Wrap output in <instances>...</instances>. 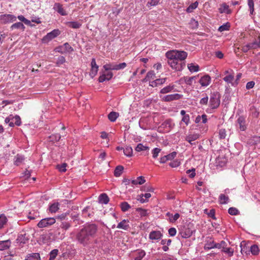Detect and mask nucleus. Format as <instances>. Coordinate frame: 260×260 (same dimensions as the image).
Listing matches in <instances>:
<instances>
[{
    "label": "nucleus",
    "instance_id": "nucleus-1",
    "mask_svg": "<svg viewBox=\"0 0 260 260\" xmlns=\"http://www.w3.org/2000/svg\"><path fill=\"white\" fill-rule=\"evenodd\" d=\"M98 232V226L94 223L86 224L76 235V240L81 244L86 246L90 244Z\"/></svg>",
    "mask_w": 260,
    "mask_h": 260
},
{
    "label": "nucleus",
    "instance_id": "nucleus-2",
    "mask_svg": "<svg viewBox=\"0 0 260 260\" xmlns=\"http://www.w3.org/2000/svg\"><path fill=\"white\" fill-rule=\"evenodd\" d=\"M166 56L170 67L173 70L178 71L182 70L183 68L182 63L179 62V61H182L186 59L187 53L183 51L173 50L167 51Z\"/></svg>",
    "mask_w": 260,
    "mask_h": 260
},
{
    "label": "nucleus",
    "instance_id": "nucleus-3",
    "mask_svg": "<svg viewBox=\"0 0 260 260\" xmlns=\"http://www.w3.org/2000/svg\"><path fill=\"white\" fill-rule=\"evenodd\" d=\"M220 94L217 92H212L210 95L209 107L212 109H217L220 104Z\"/></svg>",
    "mask_w": 260,
    "mask_h": 260
},
{
    "label": "nucleus",
    "instance_id": "nucleus-4",
    "mask_svg": "<svg viewBox=\"0 0 260 260\" xmlns=\"http://www.w3.org/2000/svg\"><path fill=\"white\" fill-rule=\"evenodd\" d=\"M55 222L54 218H45L41 220L37 224V226L39 228H47L54 224Z\"/></svg>",
    "mask_w": 260,
    "mask_h": 260
},
{
    "label": "nucleus",
    "instance_id": "nucleus-5",
    "mask_svg": "<svg viewBox=\"0 0 260 260\" xmlns=\"http://www.w3.org/2000/svg\"><path fill=\"white\" fill-rule=\"evenodd\" d=\"M17 17L12 14L0 15V21L2 24L11 23L16 20Z\"/></svg>",
    "mask_w": 260,
    "mask_h": 260
},
{
    "label": "nucleus",
    "instance_id": "nucleus-6",
    "mask_svg": "<svg viewBox=\"0 0 260 260\" xmlns=\"http://www.w3.org/2000/svg\"><path fill=\"white\" fill-rule=\"evenodd\" d=\"M237 126L242 131H244L247 128L246 117L243 116H239L237 120Z\"/></svg>",
    "mask_w": 260,
    "mask_h": 260
},
{
    "label": "nucleus",
    "instance_id": "nucleus-7",
    "mask_svg": "<svg viewBox=\"0 0 260 260\" xmlns=\"http://www.w3.org/2000/svg\"><path fill=\"white\" fill-rule=\"evenodd\" d=\"M60 34V31L58 29H54L50 32L48 33L43 39L45 42H48L55 38Z\"/></svg>",
    "mask_w": 260,
    "mask_h": 260
},
{
    "label": "nucleus",
    "instance_id": "nucleus-8",
    "mask_svg": "<svg viewBox=\"0 0 260 260\" xmlns=\"http://www.w3.org/2000/svg\"><path fill=\"white\" fill-rule=\"evenodd\" d=\"M193 231L188 228H184L179 233V235L183 238H188L191 236Z\"/></svg>",
    "mask_w": 260,
    "mask_h": 260
},
{
    "label": "nucleus",
    "instance_id": "nucleus-9",
    "mask_svg": "<svg viewBox=\"0 0 260 260\" xmlns=\"http://www.w3.org/2000/svg\"><path fill=\"white\" fill-rule=\"evenodd\" d=\"M162 234L159 231H153L150 233L149 238L151 240L158 241L161 239Z\"/></svg>",
    "mask_w": 260,
    "mask_h": 260
},
{
    "label": "nucleus",
    "instance_id": "nucleus-10",
    "mask_svg": "<svg viewBox=\"0 0 260 260\" xmlns=\"http://www.w3.org/2000/svg\"><path fill=\"white\" fill-rule=\"evenodd\" d=\"M113 73L111 72H104L99 78V82H103L105 81L110 80L113 77Z\"/></svg>",
    "mask_w": 260,
    "mask_h": 260
},
{
    "label": "nucleus",
    "instance_id": "nucleus-11",
    "mask_svg": "<svg viewBox=\"0 0 260 260\" xmlns=\"http://www.w3.org/2000/svg\"><path fill=\"white\" fill-rule=\"evenodd\" d=\"M211 82V78L208 75L203 76L200 79L199 83L202 86H207Z\"/></svg>",
    "mask_w": 260,
    "mask_h": 260
},
{
    "label": "nucleus",
    "instance_id": "nucleus-12",
    "mask_svg": "<svg viewBox=\"0 0 260 260\" xmlns=\"http://www.w3.org/2000/svg\"><path fill=\"white\" fill-rule=\"evenodd\" d=\"M181 98V95L178 93L169 94L163 98V100L166 102H170L174 100H178Z\"/></svg>",
    "mask_w": 260,
    "mask_h": 260
},
{
    "label": "nucleus",
    "instance_id": "nucleus-13",
    "mask_svg": "<svg viewBox=\"0 0 260 260\" xmlns=\"http://www.w3.org/2000/svg\"><path fill=\"white\" fill-rule=\"evenodd\" d=\"M117 228L124 230H128L129 229V220L127 219H123L120 222Z\"/></svg>",
    "mask_w": 260,
    "mask_h": 260
},
{
    "label": "nucleus",
    "instance_id": "nucleus-14",
    "mask_svg": "<svg viewBox=\"0 0 260 260\" xmlns=\"http://www.w3.org/2000/svg\"><path fill=\"white\" fill-rule=\"evenodd\" d=\"M200 136V134L197 133L189 134L185 137V140L189 143H191V142H193L198 139Z\"/></svg>",
    "mask_w": 260,
    "mask_h": 260
},
{
    "label": "nucleus",
    "instance_id": "nucleus-15",
    "mask_svg": "<svg viewBox=\"0 0 260 260\" xmlns=\"http://www.w3.org/2000/svg\"><path fill=\"white\" fill-rule=\"evenodd\" d=\"M252 49H255L260 48V37L255 38L251 43H249Z\"/></svg>",
    "mask_w": 260,
    "mask_h": 260
},
{
    "label": "nucleus",
    "instance_id": "nucleus-16",
    "mask_svg": "<svg viewBox=\"0 0 260 260\" xmlns=\"http://www.w3.org/2000/svg\"><path fill=\"white\" fill-rule=\"evenodd\" d=\"M223 80L227 83L231 84V86H232V83L234 82V73L232 72V73L229 74L225 76Z\"/></svg>",
    "mask_w": 260,
    "mask_h": 260
},
{
    "label": "nucleus",
    "instance_id": "nucleus-17",
    "mask_svg": "<svg viewBox=\"0 0 260 260\" xmlns=\"http://www.w3.org/2000/svg\"><path fill=\"white\" fill-rule=\"evenodd\" d=\"M54 8L58 13L62 16H66L67 15L66 11L64 10L62 6L59 3H55L54 5Z\"/></svg>",
    "mask_w": 260,
    "mask_h": 260
},
{
    "label": "nucleus",
    "instance_id": "nucleus-18",
    "mask_svg": "<svg viewBox=\"0 0 260 260\" xmlns=\"http://www.w3.org/2000/svg\"><path fill=\"white\" fill-rule=\"evenodd\" d=\"M11 242L10 240L0 241V250L8 249L11 246Z\"/></svg>",
    "mask_w": 260,
    "mask_h": 260
},
{
    "label": "nucleus",
    "instance_id": "nucleus-19",
    "mask_svg": "<svg viewBox=\"0 0 260 260\" xmlns=\"http://www.w3.org/2000/svg\"><path fill=\"white\" fill-rule=\"evenodd\" d=\"M166 216L169 218L170 222H175L180 217L179 213H176L174 215H173V214L170 212H167Z\"/></svg>",
    "mask_w": 260,
    "mask_h": 260
},
{
    "label": "nucleus",
    "instance_id": "nucleus-20",
    "mask_svg": "<svg viewBox=\"0 0 260 260\" xmlns=\"http://www.w3.org/2000/svg\"><path fill=\"white\" fill-rule=\"evenodd\" d=\"M25 28V27L24 26V24L22 22H16L14 24H13L10 26V29L11 30H13L15 29H21L22 31H24Z\"/></svg>",
    "mask_w": 260,
    "mask_h": 260
},
{
    "label": "nucleus",
    "instance_id": "nucleus-21",
    "mask_svg": "<svg viewBox=\"0 0 260 260\" xmlns=\"http://www.w3.org/2000/svg\"><path fill=\"white\" fill-rule=\"evenodd\" d=\"M68 27L74 29H77L81 27L82 24L79 21H70L67 23Z\"/></svg>",
    "mask_w": 260,
    "mask_h": 260
},
{
    "label": "nucleus",
    "instance_id": "nucleus-22",
    "mask_svg": "<svg viewBox=\"0 0 260 260\" xmlns=\"http://www.w3.org/2000/svg\"><path fill=\"white\" fill-rule=\"evenodd\" d=\"M146 253L143 250H138L135 253V260H141L145 255Z\"/></svg>",
    "mask_w": 260,
    "mask_h": 260
},
{
    "label": "nucleus",
    "instance_id": "nucleus-23",
    "mask_svg": "<svg viewBox=\"0 0 260 260\" xmlns=\"http://www.w3.org/2000/svg\"><path fill=\"white\" fill-rule=\"evenodd\" d=\"M40 256L38 253L29 254L26 257L25 260H40Z\"/></svg>",
    "mask_w": 260,
    "mask_h": 260
},
{
    "label": "nucleus",
    "instance_id": "nucleus-24",
    "mask_svg": "<svg viewBox=\"0 0 260 260\" xmlns=\"http://www.w3.org/2000/svg\"><path fill=\"white\" fill-rule=\"evenodd\" d=\"M59 209V204L58 203H54L51 204L49 208V211L50 212L56 213Z\"/></svg>",
    "mask_w": 260,
    "mask_h": 260
},
{
    "label": "nucleus",
    "instance_id": "nucleus-25",
    "mask_svg": "<svg viewBox=\"0 0 260 260\" xmlns=\"http://www.w3.org/2000/svg\"><path fill=\"white\" fill-rule=\"evenodd\" d=\"M215 242L212 239H209L207 241L204 245L205 250H209L212 248H214Z\"/></svg>",
    "mask_w": 260,
    "mask_h": 260
},
{
    "label": "nucleus",
    "instance_id": "nucleus-26",
    "mask_svg": "<svg viewBox=\"0 0 260 260\" xmlns=\"http://www.w3.org/2000/svg\"><path fill=\"white\" fill-rule=\"evenodd\" d=\"M99 200L101 203L106 204L109 202V199L107 194L102 193L99 196Z\"/></svg>",
    "mask_w": 260,
    "mask_h": 260
},
{
    "label": "nucleus",
    "instance_id": "nucleus-27",
    "mask_svg": "<svg viewBox=\"0 0 260 260\" xmlns=\"http://www.w3.org/2000/svg\"><path fill=\"white\" fill-rule=\"evenodd\" d=\"M145 179L144 177L140 176L138 177L136 179L133 180L132 181V183L134 185L137 184H143L145 182Z\"/></svg>",
    "mask_w": 260,
    "mask_h": 260
},
{
    "label": "nucleus",
    "instance_id": "nucleus-28",
    "mask_svg": "<svg viewBox=\"0 0 260 260\" xmlns=\"http://www.w3.org/2000/svg\"><path fill=\"white\" fill-rule=\"evenodd\" d=\"M24 160V158L23 156L20 155L19 154H17L16 156H15V160L14 161V163L16 166H19L22 164Z\"/></svg>",
    "mask_w": 260,
    "mask_h": 260
},
{
    "label": "nucleus",
    "instance_id": "nucleus-29",
    "mask_svg": "<svg viewBox=\"0 0 260 260\" xmlns=\"http://www.w3.org/2000/svg\"><path fill=\"white\" fill-rule=\"evenodd\" d=\"M188 69L191 72H197L199 71V66L194 63H189L188 64Z\"/></svg>",
    "mask_w": 260,
    "mask_h": 260
},
{
    "label": "nucleus",
    "instance_id": "nucleus-30",
    "mask_svg": "<svg viewBox=\"0 0 260 260\" xmlns=\"http://www.w3.org/2000/svg\"><path fill=\"white\" fill-rule=\"evenodd\" d=\"M221 251L225 253L228 256L231 257L234 255V250L230 247H226L225 246Z\"/></svg>",
    "mask_w": 260,
    "mask_h": 260
},
{
    "label": "nucleus",
    "instance_id": "nucleus-31",
    "mask_svg": "<svg viewBox=\"0 0 260 260\" xmlns=\"http://www.w3.org/2000/svg\"><path fill=\"white\" fill-rule=\"evenodd\" d=\"M155 78V74L153 71H149L144 81H150V80H154Z\"/></svg>",
    "mask_w": 260,
    "mask_h": 260
},
{
    "label": "nucleus",
    "instance_id": "nucleus-32",
    "mask_svg": "<svg viewBox=\"0 0 260 260\" xmlns=\"http://www.w3.org/2000/svg\"><path fill=\"white\" fill-rule=\"evenodd\" d=\"M198 5L199 3L197 1L193 3H192L186 9V12L187 13H191L193 12V11L198 7Z\"/></svg>",
    "mask_w": 260,
    "mask_h": 260
},
{
    "label": "nucleus",
    "instance_id": "nucleus-33",
    "mask_svg": "<svg viewBox=\"0 0 260 260\" xmlns=\"http://www.w3.org/2000/svg\"><path fill=\"white\" fill-rule=\"evenodd\" d=\"M133 149L130 146H126L123 149V153L126 156L131 157L133 155Z\"/></svg>",
    "mask_w": 260,
    "mask_h": 260
},
{
    "label": "nucleus",
    "instance_id": "nucleus-34",
    "mask_svg": "<svg viewBox=\"0 0 260 260\" xmlns=\"http://www.w3.org/2000/svg\"><path fill=\"white\" fill-rule=\"evenodd\" d=\"M119 114L115 112H111L108 115L109 119L112 121H115L118 117Z\"/></svg>",
    "mask_w": 260,
    "mask_h": 260
},
{
    "label": "nucleus",
    "instance_id": "nucleus-35",
    "mask_svg": "<svg viewBox=\"0 0 260 260\" xmlns=\"http://www.w3.org/2000/svg\"><path fill=\"white\" fill-rule=\"evenodd\" d=\"M229 197L224 194H221L219 197V201L221 204H225L228 202Z\"/></svg>",
    "mask_w": 260,
    "mask_h": 260
},
{
    "label": "nucleus",
    "instance_id": "nucleus-36",
    "mask_svg": "<svg viewBox=\"0 0 260 260\" xmlns=\"http://www.w3.org/2000/svg\"><path fill=\"white\" fill-rule=\"evenodd\" d=\"M149 149V147L144 146L142 144L139 143L135 148V150L138 152H140L141 151L148 150Z\"/></svg>",
    "mask_w": 260,
    "mask_h": 260
},
{
    "label": "nucleus",
    "instance_id": "nucleus-37",
    "mask_svg": "<svg viewBox=\"0 0 260 260\" xmlns=\"http://www.w3.org/2000/svg\"><path fill=\"white\" fill-rule=\"evenodd\" d=\"M123 170V167L122 166H118L115 169L114 175L116 177L120 176L122 173Z\"/></svg>",
    "mask_w": 260,
    "mask_h": 260
},
{
    "label": "nucleus",
    "instance_id": "nucleus-38",
    "mask_svg": "<svg viewBox=\"0 0 260 260\" xmlns=\"http://www.w3.org/2000/svg\"><path fill=\"white\" fill-rule=\"evenodd\" d=\"M250 15H252L254 11V4L253 0H247Z\"/></svg>",
    "mask_w": 260,
    "mask_h": 260
},
{
    "label": "nucleus",
    "instance_id": "nucleus-39",
    "mask_svg": "<svg viewBox=\"0 0 260 260\" xmlns=\"http://www.w3.org/2000/svg\"><path fill=\"white\" fill-rule=\"evenodd\" d=\"M174 88V85H169L161 89L160 92L162 94H165L171 92Z\"/></svg>",
    "mask_w": 260,
    "mask_h": 260
},
{
    "label": "nucleus",
    "instance_id": "nucleus-40",
    "mask_svg": "<svg viewBox=\"0 0 260 260\" xmlns=\"http://www.w3.org/2000/svg\"><path fill=\"white\" fill-rule=\"evenodd\" d=\"M250 251L253 255H257L259 252V250L256 245H253L250 247Z\"/></svg>",
    "mask_w": 260,
    "mask_h": 260
},
{
    "label": "nucleus",
    "instance_id": "nucleus-41",
    "mask_svg": "<svg viewBox=\"0 0 260 260\" xmlns=\"http://www.w3.org/2000/svg\"><path fill=\"white\" fill-rule=\"evenodd\" d=\"M227 246L226 243L224 241H221L220 243H215L214 248L223 249L225 246Z\"/></svg>",
    "mask_w": 260,
    "mask_h": 260
},
{
    "label": "nucleus",
    "instance_id": "nucleus-42",
    "mask_svg": "<svg viewBox=\"0 0 260 260\" xmlns=\"http://www.w3.org/2000/svg\"><path fill=\"white\" fill-rule=\"evenodd\" d=\"M66 62V58L63 56H60L58 57L57 60L56 62V66L59 67L61 64H63Z\"/></svg>",
    "mask_w": 260,
    "mask_h": 260
},
{
    "label": "nucleus",
    "instance_id": "nucleus-43",
    "mask_svg": "<svg viewBox=\"0 0 260 260\" xmlns=\"http://www.w3.org/2000/svg\"><path fill=\"white\" fill-rule=\"evenodd\" d=\"M120 207L121 210L123 212L127 211L131 208L130 205L126 202L121 203Z\"/></svg>",
    "mask_w": 260,
    "mask_h": 260
},
{
    "label": "nucleus",
    "instance_id": "nucleus-44",
    "mask_svg": "<svg viewBox=\"0 0 260 260\" xmlns=\"http://www.w3.org/2000/svg\"><path fill=\"white\" fill-rule=\"evenodd\" d=\"M136 211L139 213L141 217H145L148 215L147 210L141 208H137Z\"/></svg>",
    "mask_w": 260,
    "mask_h": 260
},
{
    "label": "nucleus",
    "instance_id": "nucleus-45",
    "mask_svg": "<svg viewBox=\"0 0 260 260\" xmlns=\"http://www.w3.org/2000/svg\"><path fill=\"white\" fill-rule=\"evenodd\" d=\"M58 250L56 249L52 250L49 254V260H54L58 254Z\"/></svg>",
    "mask_w": 260,
    "mask_h": 260
},
{
    "label": "nucleus",
    "instance_id": "nucleus-46",
    "mask_svg": "<svg viewBox=\"0 0 260 260\" xmlns=\"http://www.w3.org/2000/svg\"><path fill=\"white\" fill-rule=\"evenodd\" d=\"M17 18L20 21L23 22L25 24L27 25H30V21L26 19L23 15H19Z\"/></svg>",
    "mask_w": 260,
    "mask_h": 260
},
{
    "label": "nucleus",
    "instance_id": "nucleus-47",
    "mask_svg": "<svg viewBox=\"0 0 260 260\" xmlns=\"http://www.w3.org/2000/svg\"><path fill=\"white\" fill-rule=\"evenodd\" d=\"M61 138V135L59 134L52 135L50 136V139L51 141L57 142Z\"/></svg>",
    "mask_w": 260,
    "mask_h": 260
},
{
    "label": "nucleus",
    "instance_id": "nucleus-48",
    "mask_svg": "<svg viewBox=\"0 0 260 260\" xmlns=\"http://www.w3.org/2000/svg\"><path fill=\"white\" fill-rule=\"evenodd\" d=\"M7 221V217L3 215H0V229H2Z\"/></svg>",
    "mask_w": 260,
    "mask_h": 260
},
{
    "label": "nucleus",
    "instance_id": "nucleus-49",
    "mask_svg": "<svg viewBox=\"0 0 260 260\" xmlns=\"http://www.w3.org/2000/svg\"><path fill=\"white\" fill-rule=\"evenodd\" d=\"M63 46L64 47L65 53L66 52H71L74 51L73 48L68 43H64Z\"/></svg>",
    "mask_w": 260,
    "mask_h": 260
},
{
    "label": "nucleus",
    "instance_id": "nucleus-50",
    "mask_svg": "<svg viewBox=\"0 0 260 260\" xmlns=\"http://www.w3.org/2000/svg\"><path fill=\"white\" fill-rule=\"evenodd\" d=\"M228 212L232 215H236L238 214V210L234 207H231L229 209Z\"/></svg>",
    "mask_w": 260,
    "mask_h": 260
},
{
    "label": "nucleus",
    "instance_id": "nucleus-51",
    "mask_svg": "<svg viewBox=\"0 0 260 260\" xmlns=\"http://www.w3.org/2000/svg\"><path fill=\"white\" fill-rule=\"evenodd\" d=\"M195 78H196V76H193V77H185L184 78L185 82L187 85H191L192 82L194 80Z\"/></svg>",
    "mask_w": 260,
    "mask_h": 260
},
{
    "label": "nucleus",
    "instance_id": "nucleus-52",
    "mask_svg": "<svg viewBox=\"0 0 260 260\" xmlns=\"http://www.w3.org/2000/svg\"><path fill=\"white\" fill-rule=\"evenodd\" d=\"M230 27V25L229 23H226L225 24H223L218 28V31L222 32L225 30H228L229 29Z\"/></svg>",
    "mask_w": 260,
    "mask_h": 260
},
{
    "label": "nucleus",
    "instance_id": "nucleus-53",
    "mask_svg": "<svg viewBox=\"0 0 260 260\" xmlns=\"http://www.w3.org/2000/svg\"><path fill=\"white\" fill-rule=\"evenodd\" d=\"M126 67V63L125 62H123L118 64H115V68L113 69H115V70H119L124 69Z\"/></svg>",
    "mask_w": 260,
    "mask_h": 260
},
{
    "label": "nucleus",
    "instance_id": "nucleus-54",
    "mask_svg": "<svg viewBox=\"0 0 260 260\" xmlns=\"http://www.w3.org/2000/svg\"><path fill=\"white\" fill-rule=\"evenodd\" d=\"M160 151L161 149L158 148H155L153 149L152 151L153 157L154 158H156L158 156V154L160 153Z\"/></svg>",
    "mask_w": 260,
    "mask_h": 260
},
{
    "label": "nucleus",
    "instance_id": "nucleus-55",
    "mask_svg": "<svg viewBox=\"0 0 260 260\" xmlns=\"http://www.w3.org/2000/svg\"><path fill=\"white\" fill-rule=\"evenodd\" d=\"M242 77V74L241 73H238L236 76V80L234 81L233 83H232V86L236 87L239 84V80Z\"/></svg>",
    "mask_w": 260,
    "mask_h": 260
},
{
    "label": "nucleus",
    "instance_id": "nucleus-56",
    "mask_svg": "<svg viewBox=\"0 0 260 260\" xmlns=\"http://www.w3.org/2000/svg\"><path fill=\"white\" fill-rule=\"evenodd\" d=\"M71 226V223L69 222H62L60 225L61 228L67 230Z\"/></svg>",
    "mask_w": 260,
    "mask_h": 260
},
{
    "label": "nucleus",
    "instance_id": "nucleus-57",
    "mask_svg": "<svg viewBox=\"0 0 260 260\" xmlns=\"http://www.w3.org/2000/svg\"><path fill=\"white\" fill-rule=\"evenodd\" d=\"M106 71H108L109 70H115L113 68H115V64H105L103 67Z\"/></svg>",
    "mask_w": 260,
    "mask_h": 260
},
{
    "label": "nucleus",
    "instance_id": "nucleus-58",
    "mask_svg": "<svg viewBox=\"0 0 260 260\" xmlns=\"http://www.w3.org/2000/svg\"><path fill=\"white\" fill-rule=\"evenodd\" d=\"M98 70H99V67L91 68V71L90 73V75L92 78H93L96 75Z\"/></svg>",
    "mask_w": 260,
    "mask_h": 260
},
{
    "label": "nucleus",
    "instance_id": "nucleus-59",
    "mask_svg": "<svg viewBox=\"0 0 260 260\" xmlns=\"http://www.w3.org/2000/svg\"><path fill=\"white\" fill-rule=\"evenodd\" d=\"M219 138L221 139H224L226 136V131L224 129H220L219 131Z\"/></svg>",
    "mask_w": 260,
    "mask_h": 260
},
{
    "label": "nucleus",
    "instance_id": "nucleus-60",
    "mask_svg": "<svg viewBox=\"0 0 260 260\" xmlns=\"http://www.w3.org/2000/svg\"><path fill=\"white\" fill-rule=\"evenodd\" d=\"M208 102V97L206 95L205 97L202 98L200 101V104L202 105H207Z\"/></svg>",
    "mask_w": 260,
    "mask_h": 260
},
{
    "label": "nucleus",
    "instance_id": "nucleus-61",
    "mask_svg": "<svg viewBox=\"0 0 260 260\" xmlns=\"http://www.w3.org/2000/svg\"><path fill=\"white\" fill-rule=\"evenodd\" d=\"M186 173L189 175L190 178H192L196 175L195 169H192V170H188L186 171Z\"/></svg>",
    "mask_w": 260,
    "mask_h": 260
},
{
    "label": "nucleus",
    "instance_id": "nucleus-62",
    "mask_svg": "<svg viewBox=\"0 0 260 260\" xmlns=\"http://www.w3.org/2000/svg\"><path fill=\"white\" fill-rule=\"evenodd\" d=\"M159 1L160 0H151L150 2H148L147 6L148 7L156 6L158 4Z\"/></svg>",
    "mask_w": 260,
    "mask_h": 260
},
{
    "label": "nucleus",
    "instance_id": "nucleus-63",
    "mask_svg": "<svg viewBox=\"0 0 260 260\" xmlns=\"http://www.w3.org/2000/svg\"><path fill=\"white\" fill-rule=\"evenodd\" d=\"M67 166V164L66 163H63L60 166H58V168L60 172H65L66 171V167Z\"/></svg>",
    "mask_w": 260,
    "mask_h": 260
},
{
    "label": "nucleus",
    "instance_id": "nucleus-64",
    "mask_svg": "<svg viewBox=\"0 0 260 260\" xmlns=\"http://www.w3.org/2000/svg\"><path fill=\"white\" fill-rule=\"evenodd\" d=\"M182 121L184 122L186 125H187L190 121V118L189 115H184L182 118Z\"/></svg>",
    "mask_w": 260,
    "mask_h": 260
}]
</instances>
